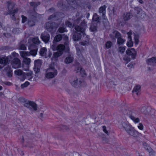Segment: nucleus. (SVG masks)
Returning <instances> with one entry per match:
<instances>
[{"instance_id": "f257e3e1", "label": "nucleus", "mask_w": 156, "mask_h": 156, "mask_svg": "<svg viewBox=\"0 0 156 156\" xmlns=\"http://www.w3.org/2000/svg\"><path fill=\"white\" fill-rule=\"evenodd\" d=\"M40 43V41L37 37L30 39L28 43V46L29 47V49H30L33 47L34 48V49L31 50L30 53L25 51H20L21 56L23 58H25L27 56H30V55L34 56H35L37 54V49L35 44H38Z\"/></svg>"}, {"instance_id": "f03ea898", "label": "nucleus", "mask_w": 156, "mask_h": 156, "mask_svg": "<svg viewBox=\"0 0 156 156\" xmlns=\"http://www.w3.org/2000/svg\"><path fill=\"white\" fill-rule=\"evenodd\" d=\"M81 27L76 26L75 28L77 32H80V33H76L75 35L73 36V39L74 41H78L80 38V36L83 35L84 36V31L86 27V24L84 22L82 23L81 25Z\"/></svg>"}, {"instance_id": "7ed1b4c3", "label": "nucleus", "mask_w": 156, "mask_h": 156, "mask_svg": "<svg viewBox=\"0 0 156 156\" xmlns=\"http://www.w3.org/2000/svg\"><path fill=\"white\" fill-rule=\"evenodd\" d=\"M51 48L53 51H58L53 53V57L52 58V60L54 58H57L62 55L63 51L65 49V46L62 44L58 45L56 47L55 45H53L51 46Z\"/></svg>"}, {"instance_id": "20e7f679", "label": "nucleus", "mask_w": 156, "mask_h": 156, "mask_svg": "<svg viewBox=\"0 0 156 156\" xmlns=\"http://www.w3.org/2000/svg\"><path fill=\"white\" fill-rule=\"evenodd\" d=\"M57 71L53 66H50L45 74V77L48 79L52 78L55 77L57 74Z\"/></svg>"}, {"instance_id": "39448f33", "label": "nucleus", "mask_w": 156, "mask_h": 156, "mask_svg": "<svg viewBox=\"0 0 156 156\" xmlns=\"http://www.w3.org/2000/svg\"><path fill=\"white\" fill-rule=\"evenodd\" d=\"M15 4L11 1H9L7 2V7L9 12V14H12V17L14 16V14L18 11L17 9H13L15 6Z\"/></svg>"}, {"instance_id": "423d86ee", "label": "nucleus", "mask_w": 156, "mask_h": 156, "mask_svg": "<svg viewBox=\"0 0 156 156\" xmlns=\"http://www.w3.org/2000/svg\"><path fill=\"white\" fill-rule=\"evenodd\" d=\"M113 34L114 35H115L116 38H117V43L119 44H122L125 42V40L123 39L121 37V34L119 33L116 31H114Z\"/></svg>"}, {"instance_id": "0eeeda50", "label": "nucleus", "mask_w": 156, "mask_h": 156, "mask_svg": "<svg viewBox=\"0 0 156 156\" xmlns=\"http://www.w3.org/2000/svg\"><path fill=\"white\" fill-rule=\"evenodd\" d=\"M25 102L24 104L25 106L28 108L31 107L34 111L37 109V105L34 102L29 101H26Z\"/></svg>"}, {"instance_id": "6e6552de", "label": "nucleus", "mask_w": 156, "mask_h": 156, "mask_svg": "<svg viewBox=\"0 0 156 156\" xmlns=\"http://www.w3.org/2000/svg\"><path fill=\"white\" fill-rule=\"evenodd\" d=\"M132 126L127 122H122L120 123L119 127L120 129H124L127 132Z\"/></svg>"}, {"instance_id": "1a4fd4ad", "label": "nucleus", "mask_w": 156, "mask_h": 156, "mask_svg": "<svg viewBox=\"0 0 156 156\" xmlns=\"http://www.w3.org/2000/svg\"><path fill=\"white\" fill-rule=\"evenodd\" d=\"M126 53L133 59H135L136 57L137 52L133 48L128 49L126 51Z\"/></svg>"}, {"instance_id": "9d476101", "label": "nucleus", "mask_w": 156, "mask_h": 156, "mask_svg": "<svg viewBox=\"0 0 156 156\" xmlns=\"http://www.w3.org/2000/svg\"><path fill=\"white\" fill-rule=\"evenodd\" d=\"M47 50L45 48H41L40 51V54L41 56H45L46 58L50 57L51 55V52H49L48 55L47 54Z\"/></svg>"}, {"instance_id": "9b49d317", "label": "nucleus", "mask_w": 156, "mask_h": 156, "mask_svg": "<svg viewBox=\"0 0 156 156\" xmlns=\"http://www.w3.org/2000/svg\"><path fill=\"white\" fill-rule=\"evenodd\" d=\"M128 40L126 43V45L129 47H132L133 45V43L132 41L131 35L132 32L131 31L127 33Z\"/></svg>"}, {"instance_id": "f8f14e48", "label": "nucleus", "mask_w": 156, "mask_h": 156, "mask_svg": "<svg viewBox=\"0 0 156 156\" xmlns=\"http://www.w3.org/2000/svg\"><path fill=\"white\" fill-rule=\"evenodd\" d=\"M127 132L129 135L133 137L137 136L138 135L139 133L132 126L131 127L130 129H129Z\"/></svg>"}, {"instance_id": "ddd939ff", "label": "nucleus", "mask_w": 156, "mask_h": 156, "mask_svg": "<svg viewBox=\"0 0 156 156\" xmlns=\"http://www.w3.org/2000/svg\"><path fill=\"white\" fill-rule=\"evenodd\" d=\"M107 6L105 5H104L101 7L99 9V12L100 14H101V16L102 18L105 20V13L106 9Z\"/></svg>"}, {"instance_id": "4468645a", "label": "nucleus", "mask_w": 156, "mask_h": 156, "mask_svg": "<svg viewBox=\"0 0 156 156\" xmlns=\"http://www.w3.org/2000/svg\"><path fill=\"white\" fill-rule=\"evenodd\" d=\"M41 38L45 43L48 42L50 38L49 35L47 32H44L41 36Z\"/></svg>"}, {"instance_id": "2eb2a0df", "label": "nucleus", "mask_w": 156, "mask_h": 156, "mask_svg": "<svg viewBox=\"0 0 156 156\" xmlns=\"http://www.w3.org/2000/svg\"><path fill=\"white\" fill-rule=\"evenodd\" d=\"M29 16L31 18H37L41 16V15L38 14L34 10L33 11H29L28 12Z\"/></svg>"}, {"instance_id": "dca6fc26", "label": "nucleus", "mask_w": 156, "mask_h": 156, "mask_svg": "<svg viewBox=\"0 0 156 156\" xmlns=\"http://www.w3.org/2000/svg\"><path fill=\"white\" fill-rule=\"evenodd\" d=\"M41 65V61L40 60H37L34 62L35 68L34 71L37 73L39 71L40 69L38 67H40Z\"/></svg>"}, {"instance_id": "f3484780", "label": "nucleus", "mask_w": 156, "mask_h": 156, "mask_svg": "<svg viewBox=\"0 0 156 156\" xmlns=\"http://www.w3.org/2000/svg\"><path fill=\"white\" fill-rule=\"evenodd\" d=\"M140 87L139 85H137L134 87L133 91V95H136L138 96L140 94Z\"/></svg>"}, {"instance_id": "a211bd4d", "label": "nucleus", "mask_w": 156, "mask_h": 156, "mask_svg": "<svg viewBox=\"0 0 156 156\" xmlns=\"http://www.w3.org/2000/svg\"><path fill=\"white\" fill-rule=\"evenodd\" d=\"M70 81L71 85L74 87L77 86L79 83L76 78H73L70 79Z\"/></svg>"}, {"instance_id": "6ab92c4d", "label": "nucleus", "mask_w": 156, "mask_h": 156, "mask_svg": "<svg viewBox=\"0 0 156 156\" xmlns=\"http://www.w3.org/2000/svg\"><path fill=\"white\" fill-rule=\"evenodd\" d=\"M147 62L149 65H154L156 63V58L153 57L148 59L147 61Z\"/></svg>"}, {"instance_id": "aec40b11", "label": "nucleus", "mask_w": 156, "mask_h": 156, "mask_svg": "<svg viewBox=\"0 0 156 156\" xmlns=\"http://www.w3.org/2000/svg\"><path fill=\"white\" fill-rule=\"evenodd\" d=\"M134 113H133L132 115L129 116V118L135 123H137L140 121V119L139 118L134 117Z\"/></svg>"}, {"instance_id": "412c9836", "label": "nucleus", "mask_w": 156, "mask_h": 156, "mask_svg": "<svg viewBox=\"0 0 156 156\" xmlns=\"http://www.w3.org/2000/svg\"><path fill=\"white\" fill-rule=\"evenodd\" d=\"M132 16V15L130 13H124L123 15V19L124 20H129Z\"/></svg>"}, {"instance_id": "4be33fe9", "label": "nucleus", "mask_w": 156, "mask_h": 156, "mask_svg": "<svg viewBox=\"0 0 156 156\" xmlns=\"http://www.w3.org/2000/svg\"><path fill=\"white\" fill-rule=\"evenodd\" d=\"M34 20H22V22L24 23L25 22H27L28 23L29 26H32L34 25Z\"/></svg>"}, {"instance_id": "5701e85b", "label": "nucleus", "mask_w": 156, "mask_h": 156, "mask_svg": "<svg viewBox=\"0 0 156 156\" xmlns=\"http://www.w3.org/2000/svg\"><path fill=\"white\" fill-rule=\"evenodd\" d=\"M68 3L71 5H72V7H75L77 5V3L74 0H66Z\"/></svg>"}, {"instance_id": "b1692460", "label": "nucleus", "mask_w": 156, "mask_h": 156, "mask_svg": "<svg viewBox=\"0 0 156 156\" xmlns=\"http://www.w3.org/2000/svg\"><path fill=\"white\" fill-rule=\"evenodd\" d=\"M55 15H56L55 19L57 20L62 18L64 16V14L61 12H57Z\"/></svg>"}, {"instance_id": "393cba45", "label": "nucleus", "mask_w": 156, "mask_h": 156, "mask_svg": "<svg viewBox=\"0 0 156 156\" xmlns=\"http://www.w3.org/2000/svg\"><path fill=\"white\" fill-rule=\"evenodd\" d=\"M31 6L34 7V8H36L38 5H39L40 3L39 2H31L30 3Z\"/></svg>"}, {"instance_id": "a878e982", "label": "nucleus", "mask_w": 156, "mask_h": 156, "mask_svg": "<svg viewBox=\"0 0 156 156\" xmlns=\"http://www.w3.org/2000/svg\"><path fill=\"white\" fill-rule=\"evenodd\" d=\"M32 72L31 71H28V72L27 73L26 77L28 80L31 79L32 78Z\"/></svg>"}, {"instance_id": "bb28decb", "label": "nucleus", "mask_w": 156, "mask_h": 156, "mask_svg": "<svg viewBox=\"0 0 156 156\" xmlns=\"http://www.w3.org/2000/svg\"><path fill=\"white\" fill-rule=\"evenodd\" d=\"M73 58L72 57L68 56L66 58L65 62L66 63H69L72 62Z\"/></svg>"}, {"instance_id": "cd10ccee", "label": "nucleus", "mask_w": 156, "mask_h": 156, "mask_svg": "<svg viewBox=\"0 0 156 156\" xmlns=\"http://www.w3.org/2000/svg\"><path fill=\"white\" fill-rule=\"evenodd\" d=\"M6 71L7 72L8 76L9 77H10L12 76V70L10 67H8L6 69Z\"/></svg>"}, {"instance_id": "c85d7f7f", "label": "nucleus", "mask_w": 156, "mask_h": 156, "mask_svg": "<svg viewBox=\"0 0 156 156\" xmlns=\"http://www.w3.org/2000/svg\"><path fill=\"white\" fill-rule=\"evenodd\" d=\"M62 36L61 35H57L54 38V41L58 42L60 41L62 38Z\"/></svg>"}, {"instance_id": "c756f323", "label": "nucleus", "mask_w": 156, "mask_h": 156, "mask_svg": "<svg viewBox=\"0 0 156 156\" xmlns=\"http://www.w3.org/2000/svg\"><path fill=\"white\" fill-rule=\"evenodd\" d=\"M23 61L25 64L28 65L30 62V59L28 58H24Z\"/></svg>"}, {"instance_id": "7c9ffc66", "label": "nucleus", "mask_w": 156, "mask_h": 156, "mask_svg": "<svg viewBox=\"0 0 156 156\" xmlns=\"http://www.w3.org/2000/svg\"><path fill=\"white\" fill-rule=\"evenodd\" d=\"M15 74L18 76H20L23 74L22 71L20 69H18L14 71Z\"/></svg>"}, {"instance_id": "2f4dec72", "label": "nucleus", "mask_w": 156, "mask_h": 156, "mask_svg": "<svg viewBox=\"0 0 156 156\" xmlns=\"http://www.w3.org/2000/svg\"><path fill=\"white\" fill-rule=\"evenodd\" d=\"M125 46H122L119 48V52L121 53H123L125 51L126 48Z\"/></svg>"}, {"instance_id": "473e14b6", "label": "nucleus", "mask_w": 156, "mask_h": 156, "mask_svg": "<svg viewBox=\"0 0 156 156\" xmlns=\"http://www.w3.org/2000/svg\"><path fill=\"white\" fill-rule=\"evenodd\" d=\"M139 37L137 36H135L134 37V39L135 41V45H137L139 42Z\"/></svg>"}, {"instance_id": "72a5a7b5", "label": "nucleus", "mask_w": 156, "mask_h": 156, "mask_svg": "<svg viewBox=\"0 0 156 156\" xmlns=\"http://www.w3.org/2000/svg\"><path fill=\"white\" fill-rule=\"evenodd\" d=\"M137 127L140 130H142L144 129V126L142 123H140L138 124L137 126Z\"/></svg>"}, {"instance_id": "f704fd0d", "label": "nucleus", "mask_w": 156, "mask_h": 156, "mask_svg": "<svg viewBox=\"0 0 156 156\" xmlns=\"http://www.w3.org/2000/svg\"><path fill=\"white\" fill-rule=\"evenodd\" d=\"M58 31L61 33H63L66 31V29L64 27H60L58 30Z\"/></svg>"}, {"instance_id": "c9c22d12", "label": "nucleus", "mask_w": 156, "mask_h": 156, "mask_svg": "<svg viewBox=\"0 0 156 156\" xmlns=\"http://www.w3.org/2000/svg\"><path fill=\"white\" fill-rule=\"evenodd\" d=\"M112 45L111 42L109 41H107L105 44V46L107 48H110Z\"/></svg>"}, {"instance_id": "e433bc0d", "label": "nucleus", "mask_w": 156, "mask_h": 156, "mask_svg": "<svg viewBox=\"0 0 156 156\" xmlns=\"http://www.w3.org/2000/svg\"><path fill=\"white\" fill-rule=\"evenodd\" d=\"M29 84V83L28 82H26L23 84H22L21 85L22 88H24L25 87H27Z\"/></svg>"}, {"instance_id": "4c0bfd02", "label": "nucleus", "mask_w": 156, "mask_h": 156, "mask_svg": "<svg viewBox=\"0 0 156 156\" xmlns=\"http://www.w3.org/2000/svg\"><path fill=\"white\" fill-rule=\"evenodd\" d=\"M123 60L126 62V63H128L130 61V58L127 56H126L124 57Z\"/></svg>"}, {"instance_id": "58836bf2", "label": "nucleus", "mask_w": 156, "mask_h": 156, "mask_svg": "<svg viewBox=\"0 0 156 156\" xmlns=\"http://www.w3.org/2000/svg\"><path fill=\"white\" fill-rule=\"evenodd\" d=\"M90 30L93 32H94L96 30V27L95 26L91 25L90 27Z\"/></svg>"}, {"instance_id": "ea45409f", "label": "nucleus", "mask_w": 156, "mask_h": 156, "mask_svg": "<svg viewBox=\"0 0 156 156\" xmlns=\"http://www.w3.org/2000/svg\"><path fill=\"white\" fill-rule=\"evenodd\" d=\"M99 17L96 13L94 14L92 20H99Z\"/></svg>"}, {"instance_id": "a19ab883", "label": "nucleus", "mask_w": 156, "mask_h": 156, "mask_svg": "<svg viewBox=\"0 0 156 156\" xmlns=\"http://www.w3.org/2000/svg\"><path fill=\"white\" fill-rule=\"evenodd\" d=\"M20 49L23 50H25L26 49V46L24 44L21 45L20 46Z\"/></svg>"}, {"instance_id": "79ce46f5", "label": "nucleus", "mask_w": 156, "mask_h": 156, "mask_svg": "<svg viewBox=\"0 0 156 156\" xmlns=\"http://www.w3.org/2000/svg\"><path fill=\"white\" fill-rule=\"evenodd\" d=\"M66 25L67 26H68V27H74V26H73L72 24L69 22H67L66 23Z\"/></svg>"}, {"instance_id": "37998d69", "label": "nucleus", "mask_w": 156, "mask_h": 156, "mask_svg": "<svg viewBox=\"0 0 156 156\" xmlns=\"http://www.w3.org/2000/svg\"><path fill=\"white\" fill-rule=\"evenodd\" d=\"M57 5L59 7H63V8H64L62 2V1H60L59 2H58Z\"/></svg>"}, {"instance_id": "c03bdc74", "label": "nucleus", "mask_w": 156, "mask_h": 156, "mask_svg": "<svg viewBox=\"0 0 156 156\" xmlns=\"http://www.w3.org/2000/svg\"><path fill=\"white\" fill-rule=\"evenodd\" d=\"M135 10L136 11V13L138 14L141 11V9L138 7L135 8Z\"/></svg>"}, {"instance_id": "a18cd8bd", "label": "nucleus", "mask_w": 156, "mask_h": 156, "mask_svg": "<svg viewBox=\"0 0 156 156\" xmlns=\"http://www.w3.org/2000/svg\"><path fill=\"white\" fill-rule=\"evenodd\" d=\"M56 15L55 14H53L51 15L48 18V20H51L52 19H55Z\"/></svg>"}, {"instance_id": "49530a36", "label": "nucleus", "mask_w": 156, "mask_h": 156, "mask_svg": "<svg viewBox=\"0 0 156 156\" xmlns=\"http://www.w3.org/2000/svg\"><path fill=\"white\" fill-rule=\"evenodd\" d=\"M102 129H103V131H104V132L108 134V132L106 130V127L105 126H102Z\"/></svg>"}, {"instance_id": "de8ad7c7", "label": "nucleus", "mask_w": 156, "mask_h": 156, "mask_svg": "<svg viewBox=\"0 0 156 156\" xmlns=\"http://www.w3.org/2000/svg\"><path fill=\"white\" fill-rule=\"evenodd\" d=\"M144 145L145 146L146 145L147 146V147H145V148L147 149V150H150L151 148L150 147L147 145V144L145 143L144 144Z\"/></svg>"}, {"instance_id": "09e8293b", "label": "nucleus", "mask_w": 156, "mask_h": 156, "mask_svg": "<svg viewBox=\"0 0 156 156\" xmlns=\"http://www.w3.org/2000/svg\"><path fill=\"white\" fill-rule=\"evenodd\" d=\"M76 50L77 55H80V54L81 53V51L77 48H76Z\"/></svg>"}, {"instance_id": "8fccbe9b", "label": "nucleus", "mask_w": 156, "mask_h": 156, "mask_svg": "<svg viewBox=\"0 0 156 156\" xmlns=\"http://www.w3.org/2000/svg\"><path fill=\"white\" fill-rule=\"evenodd\" d=\"M21 17H22V20H26L27 19V17L26 16H24L23 15H22Z\"/></svg>"}, {"instance_id": "3c124183", "label": "nucleus", "mask_w": 156, "mask_h": 156, "mask_svg": "<svg viewBox=\"0 0 156 156\" xmlns=\"http://www.w3.org/2000/svg\"><path fill=\"white\" fill-rule=\"evenodd\" d=\"M139 2L141 4H143L144 3L143 1L142 0H139Z\"/></svg>"}, {"instance_id": "603ef678", "label": "nucleus", "mask_w": 156, "mask_h": 156, "mask_svg": "<svg viewBox=\"0 0 156 156\" xmlns=\"http://www.w3.org/2000/svg\"><path fill=\"white\" fill-rule=\"evenodd\" d=\"M112 12L113 14H115L116 11H115L114 9H112Z\"/></svg>"}, {"instance_id": "864d4df0", "label": "nucleus", "mask_w": 156, "mask_h": 156, "mask_svg": "<svg viewBox=\"0 0 156 156\" xmlns=\"http://www.w3.org/2000/svg\"><path fill=\"white\" fill-rule=\"evenodd\" d=\"M65 38L66 39V41H68V37L66 36H65Z\"/></svg>"}, {"instance_id": "5fc2aeb1", "label": "nucleus", "mask_w": 156, "mask_h": 156, "mask_svg": "<svg viewBox=\"0 0 156 156\" xmlns=\"http://www.w3.org/2000/svg\"><path fill=\"white\" fill-rule=\"evenodd\" d=\"M54 8H50V9H49V10L50 11H51V10L54 11Z\"/></svg>"}, {"instance_id": "6e6d98bb", "label": "nucleus", "mask_w": 156, "mask_h": 156, "mask_svg": "<svg viewBox=\"0 0 156 156\" xmlns=\"http://www.w3.org/2000/svg\"><path fill=\"white\" fill-rule=\"evenodd\" d=\"M86 44H87V43H86L84 44H82V43L81 44L82 45H85Z\"/></svg>"}, {"instance_id": "4d7b16f0", "label": "nucleus", "mask_w": 156, "mask_h": 156, "mask_svg": "<svg viewBox=\"0 0 156 156\" xmlns=\"http://www.w3.org/2000/svg\"><path fill=\"white\" fill-rule=\"evenodd\" d=\"M3 93L2 92L0 93V96H2V95H3Z\"/></svg>"}, {"instance_id": "13d9d810", "label": "nucleus", "mask_w": 156, "mask_h": 156, "mask_svg": "<svg viewBox=\"0 0 156 156\" xmlns=\"http://www.w3.org/2000/svg\"><path fill=\"white\" fill-rule=\"evenodd\" d=\"M2 87L1 86H0V90H1L2 89Z\"/></svg>"}, {"instance_id": "bf43d9fd", "label": "nucleus", "mask_w": 156, "mask_h": 156, "mask_svg": "<svg viewBox=\"0 0 156 156\" xmlns=\"http://www.w3.org/2000/svg\"><path fill=\"white\" fill-rule=\"evenodd\" d=\"M122 33H124V34H125V31H123H123H122Z\"/></svg>"}, {"instance_id": "052dcab7", "label": "nucleus", "mask_w": 156, "mask_h": 156, "mask_svg": "<svg viewBox=\"0 0 156 156\" xmlns=\"http://www.w3.org/2000/svg\"><path fill=\"white\" fill-rule=\"evenodd\" d=\"M89 16V14L88 13V14H87V18L88 17V16Z\"/></svg>"}, {"instance_id": "680f3d73", "label": "nucleus", "mask_w": 156, "mask_h": 156, "mask_svg": "<svg viewBox=\"0 0 156 156\" xmlns=\"http://www.w3.org/2000/svg\"><path fill=\"white\" fill-rule=\"evenodd\" d=\"M49 23H47V24H46V26H47V25H49Z\"/></svg>"}, {"instance_id": "e2e57ef3", "label": "nucleus", "mask_w": 156, "mask_h": 156, "mask_svg": "<svg viewBox=\"0 0 156 156\" xmlns=\"http://www.w3.org/2000/svg\"><path fill=\"white\" fill-rule=\"evenodd\" d=\"M81 71H82V69H81Z\"/></svg>"}, {"instance_id": "0e129e2a", "label": "nucleus", "mask_w": 156, "mask_h": 156, "mask_svg": "<svg viewBox=\"0 0 156 156\" xmlns=\"http://www.w3.org/2000/svg\"><path fill=\"white\" fill-rule=\"evenodd\" d=\"M97 20H95V21H96Z\"/></svg>"}]
</instances>
